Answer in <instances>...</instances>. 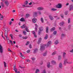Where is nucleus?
<instances>
[{
  "mask_svg": "<svg viewBox=\"0 0 73 73\" xmlns=\"http://www.w3.org/2000/svg\"><path fill=\"white\" fill-rule=\"evenodd\" d=\"M61 59V56L60 55L58 56V60H60Z\"/></svg>",
  "mask_w": 73,
  "mask_h": 73,
  "instance_id": "e433bc0d",
  "label": "nucleus"
},
{
  "mask_svg": "<svg viewBox=\"0 0 73 73\" xmlns=\"http://www.w3.org/2000/svg\"><path fill=\"white\" fill-rule=\"evenodd\" d=\"M29 44V41H27L26 44V45H28Z\"/></svg>",
  "mask_w": 73,
  "mask_h": 73,
  "instance_id": "603ef678",
  "label": "nucleus"
},
{
  "mask_svg": "<svg viewBox=\"0 0 73 73\" xmlns=\"http://www.w3.org/2000/svg\"><path fill=\"white\" fill-rule=\"evenodd\" d=\"M37 9L38 11H42V10H43V9H44V8L42 7H38Z\"/></svg>",
  "mask_w": 73,
  "mask_h": 73,
  "instance_id": "1a4fd4ad",
  "label": "nucleus"
},
{
  "mask_svg": "<svg viewBox=\"0 0 73 73\" xmlns=\"http://www.w3.org/2000/svg\"><path fill=\"white\" fill-rule=\"evenodd\" d=\"M27 32H29V29H28V27H26L25 28Z\"/></svg>",
  "mask_w": 73,
  "mask_h": 73,
  "instance_id": "412c9836",
  "label": "nucleus"
},
{
  "mask_svg": "<svg viewBox=\"0 0 73 73\" xmlns=\"http://www.w3.org/2000/svg\"><path fill=\"white\" fill-rule=\"evenodd\" d=\"M41 73H46V70H44Z\"/></svg>",
  "mask_w": 73,
  "mask_h": 73,
  "instance_id": "37998d69",
  "label": "nucleus"
},
{
  "mask_svg": "<svg viewBox=\"0 0 73 73\" xmlns=\"http://www.w3.org/2000/svg\"><path fill=\"white\" fill-rule=\"evenodd\" d=\"M61 16L62 18H64V15L62 14L61 15Z\"/></svg>",
  "mask_w": 73,
  "mask_h": 73,
  "instance_id": "680f3d73",
  "label": "nucleus"
},
{
  "mask_svg": "<svg viewBox=\"0 0 73 73\" xmlns=\"http://www.w3.org/2000/svg\"><path fill=\"white\" fill-rule=\"evenodd\" d=\"M50 62H48L47 64V67L48 68H50Z\"/></svg>",
  "mask_w": 73,
  "mask_h": 73,
  "instance_id": "aec40b11",
  "label": "nucleus"
},
{
  "mask_svg": "<svg viewBox=\"0 0 73 73\" xmlns=\"http://www.w3.org/2000/svg\"><path fill=\"white\" fill-rule=\"evenodd\" d=\"M73 9V5H70L69 6V11H71Z\"/></svg>",
  "mask_w": 73,
  "mask_h": 73,
  "instance_id": "39448f33",
  "label": "nucleus"
},
{
  "mask_svg": "<svg viewBox=\"0 0 73 73\" xmlns=\"http://www.w3.org/2000/svg\"><path fill=\"white\" fill-rule=\"evenodd\" d=\"M29 47L30 48H32V45H31V44H30L29 45Z\"/></svg>",
  "mask_w": 73,
  "mask_h": 73,
  "instance_id": "69168bd1",
  "label": "nucleus"
},
{
  "mask_svg": "<svg viewBox=\"0 0 73 73\" xmlns=\"http://www.w3.org/2000/svg\"><path fill=\"white\" fill-rule=\"evenodd\" d=\"M22 38H23V39H25V40L27 39V38H28V36H23L22 37Z\"/></svg>",
  "mask_w": 73,
  "mask_h": 73,
  "instance_id": "c9c22d12",
  "label": "nucleus"
},
{
  "mask_svg": "<svg viewBox=\"0 0 73 73\" xmlns=\"http://www.w3.org/2000/svg\"><path fill=\"white\" fill-rule=\"evenodd\" d=\"M5 30V36L6 37V39L7 40H9V38H8V30L7 27H5L4 28Z\"/></svg>",
  "mask_w": 73,
  "mask_h": 73,
  "instance_id": "f257e3e1",
  "label": "nucleus"
},
{
  "mask_svg": "<svg viewBox=\"0 0 73 73\" xmlns=\"http://www.w3.org/2000/svg\"><path fill=\"white\" fill-rule=\"evenodd\" d=\"M20 54L21 56V57H22V58H25V56H24L23 55V54H22V53H20Z\"/></svg>",
  "mask_w": 73,
  "mask_h": 73,
  "instance_id": "5701e85b",
  "label": "nucleus"
},
{
  "mask_svg": "<svg viewBox=\"0 0 73 73\" xmlns=\"http://www.w3.org/2000/svg\"><path fill=\"white\" fill-rule=\"evenodd\" d=\"M23 35H26L27 34V32H25V31H24L23 32Z\"/></svg>",
  "mask_w": 73,
  "mask_h": 73,
  "instance_id": "de8ad7c7",
  "label": "nucleus"
},
{
  "mask_svg": "<svg viewBox=\"0 0 73 73\" xmlns=\"http://www.w3.org/2000/svg\"><path fill=\"white\" fill-rule=\"evenodd\" d=\"M32 21L33 23H36V21H37V19H33L32 20Z\"/></svg>",
  "mask_w": 73,
  "mask_h": 73,
  "instance_id": "f8f14e48",
  "label": "nucleus"
},
{
  "mask_svg": "<svg viewBox=\"0 0 73 73\" xmlns=\"http://www.w3.org/2000/svg\"><path fill=\"white\" fill-rule=\"evenodd\" d=\"M28 4V1H25V3L24 4L25 5H27Z\"/></svg>",
  "mask_w": 73,
  "mask_h": 73,
  "instance_id": "72a5a7b5",
  "label": "nucleus"
},
{
  "mask_svg": "<svg viewBox=\"0 0 73 73\" xmlns=\"http://www.w3.org/2000/svg\"><path fill=\"white\" fill-rule=\"evenodd\" d=\"M8 51H9L10 52H12L11 50V49H10L9 48L8 49Z\"/></svg>",
  "mask_w": 73,
  "mask_h": 73,
  "instance_id": "338daca9",
  "label": "nucleus"
},
{
  "mask_svg": "<svg viewBox=\"0 0 73 73\" xmlns=\"http://www.w3.org/2000/svg\"><path fill=\"white\" fill-rule=\"evenodd\" d=\"M55 29H56V28L55 27H53L50 29V31L51 32H52L53 31H54Z\"/></svg>",
  "mask_w": 73,
  "mask_h": 73,
  "instance_id": "b1692460",
  "label": "nucleus"
},
{
  "mask_svg": "<svg viewBox=\"0 0 73 73\" xmlns=\"http://www.w3.org/2000/svg\"><path fill=\"white\" fill-rule=\"evenodd\" d=\"M68 28H71V25H70L68 26Z\"/></svg>",
  "mask_w": 73,
  "mask_h": 73,
  "instance_id": "774afa93",
  "label": "nucleus"
},
{
  "mask_svg": "<svg viewBox=\"0 0 73 73\" xmlns=\"http://www.w3.org/2000/svg\"><path fill=\"white\" fill-rule=\"evenodd\" d=\"M38 51V49L35 48L34 50V53H36Z\"/></svg>",
  "mask_w": 73,
  "mask_h": 73,
  "instance_id": "4468645a",
  "label": "nucleus"
},
{
  "mask_svg": "<svg viewBox=\"0 0 73 73\" xmlns=\"http://www.w3.org/2000/svg\"><path fill=\"white\" fill-rule=\"evenodd\" d=\"M32 33L33 34V35H34L36 34V33H35V31H33Z\"/></svg>",
  "mask_w": 73,
  "mask_h": 73,
  "instance_id": "09e8293b",
  "label": "nucleus"
},
{
  "mask_svg": "<svg viewBox=\"0 0 73 73\" xmlns=\"http://www.w3.org/2000/svg\"><path fill=\"white\" fill-rule=\"evenodd\" d=\"M41 32L39 30L38 32V34L39 35H40V34H41Z\"/></svg>",
  "mask_w": 73,
  "mask_h": 73,
  "instance_id": "864d4df0",
  "label": "nucleus"
},
{
  "mask_svg": "<svg viewBox=\"0 0 73 73\" xmlns=\"http://www.w3.org/2000/svg\"><path fill=\"white\" fill-rule=\"evenodd\" d=\"M54 35H56V34H57V31H54L53 33Z\"/></svg>",
  "mask_w": 73,
  "mask_h": 73,
  "instance_id": "4c0bfd02",
  "label": "nucleus"
},
{
  "mask_svg": "<svg viewBox=\"0 0 73 73\" xmlns=\"http://www.w3.org/2000/svg\"><path fill=\"white\" fill-rule=\"evenodd\" d=\"M26 26H25V25H23L22 26H21V28H26Z\"/></svg>",
  "mask_w": 73,
  "mask_h": 73,
  "instance_id": "7c9ffc66",
  "label": "nucleus"
},
{
  "mask_svg": "<svg viewBox=\"0 0 73 73\" xmlns=\"http://www.w3.org/2000/svg\"><path fill=\"white\" fill-rule=\"evenodd\" d=\"M1 5L3 8H4V7L5 6L4 4V3L3 2L1 3Z\"/></svg>",
  "mask_w": 73,
  "mask_h": 73,
  "instance_id": "bb28decb",
  "label": "nucleus"
},
{
  "mask_svg": "<svg viewBox=\"0 0 73 73\" xmlns=\"http://www.w3.org/2000/svg\"><path fill=\"white\" fill-rule=\"evenodd\" d=\"M52 44L51 42V41H49L48 42L47 44H45L44 45H46V46H47V47H48V46H49Z\"/></svg>",
  "mask_w": 73,
  "mask_h": 73,
  "instance_id": "20e7f679",
  "label": "nucleus"
},
{
  "mask_svg": "<svg viewBox=\"0 0 73 73\" xmlns=\"http://www.w3.org/2000/svg\"><path fill=\"white\" fill-rule=\"evenodd\" d=\"M31 60H33V61H34V60H35V58H31Z\"/></svg>",
  "mask_w": 73,
  "mask_h": 73,
  "instance_id": "4d7b16f0",
  "label": "nucleus"
},
{
  "mask_svg": "<svg viewBox=\"0 0 73 73\" xmlns=\"http://www.w3.org/2000/svg\"><path fill=\"white\" fill-rule=\"evenodd\" d=\"M56 54V52L55 51L52 53V55H54Z\"/></svg>",
  "mask_w": 73,
  "mask_h": 73,
  "instance_id": "ea45409f",
  "label": "nucleus"
},
{
  "mask_svg": "<svg viewBox=\"0 0 73 73\" xmlns=\"http://www.w3.org/2000/svg\"><path fill=\"white\" fill-rule=\"evenodd\" d=\"M60 26L62 27V26H63V25L64 24V22H62L60 23Z\"/></svg>",
  "mask_w": 73,
  "mask_h": 73,
  "instance_id": "393cba45",
  "label": "nucleus"
},
{
  "mask_svg": "<svg viewBox=\"0 0 73 73\" xmlns=\"http://www.w3.org/2000/svg\"><path fill=\"white\" fill-rule=\"evenodd\" d=\"M49 27H47L46 28V32L47 33H48V28Z\"/></svg>",
  "mask_w": 73,
  "mask_h": 73,
  "instance_id": "c85d7f7f",
  "label": "nucleus"
},
{
  "mask_svg": "<svg viewBox=\"0 0 73 73\" xmlns=\"http://www.w3.org/2000/svg\"><path fill=\"white\" fill-rule=\"evenodd\" d=\"M0 52L1 53H2L3 52V47L0 44Z\"/></svg>",
  "mask_w": 73,
  "mask_h": 73,
  "instance_id": "6e6552de",
  "label": "nucleus"
},
{
  "mask_svg": "<svg viewBox=\"0 0 73 73\" xmlns=\"http://www.w3.org/2000/svg\"><path fill=\"white\" fill-rule=\"evenodd\" d=\"M51 11H57V9L54 8H52L51 9Z\"/></svg>",
  "mask_w": 73,
  "mask_h": 73,
  "instance_id": "6ab92c4d",
  "label": "nucleus"
},
{
  "mask_svg": "<svg viewBox=\"0 0 73 73\" xmlns=\"http://www.w3.org/2000/svg\"><path fill=\"white\" fill-rule=\"evenodd\" d=\"M4 66L5 67H6L7 66V64H6V63L5 62H4Z\"/></svg>",
  "mask_w": 73,
  "mask_h": 73,
  "instance_id": "49530a36",
  "label": "nucleus"
},
{
  "mask_svg": "<svg viewBox=\"0 0 73 73\" xmlns=\"http://www.w3.org/2000/svg\"><path fill=\"white\" fill-rule=\"evenodd\" d=\"M69 5V3H67L66 4V6H68V5Z\"/></svg>",
  "mask_w": 73,
  "mask_h": 73,
  "instance_id": "3c124183",
  "label": "nucleus"
},
{
  "mask_svg": "<svg viewBox=\"0 0 73 73\" xmlns=\"http://www.w3.org/2000/svg\"><path fill=\"white\" fill-rule=\"evenodd\" d=\"M40 20L41 22H42V23H44V19H43L42 17H41L40 18Z\"/></svg>",
  "mask_w": 73,
  "mask_h": 73,
  "instance_id": "2f4dec72",
  "label": "nucleus"
},
{
  "mask_svg": "<svg viewBox=\"0 0 73 73\" xmlns=\"http://www.w3.org/2000/svg\"><path fill=\"white\" fill-rule=\"evenodd\" d=\"M20 21H22V22H25V20L24 18H22L21 19H20Z\"/></svg>",
  "mask_w": 73,
  "mask_h": 73,
  "instance_id": "dca6fc26",
  "label": "nucleus"
},
{
  "mask_svg": "<svg viewBox=\"0 0 73 73\" xmlns=\"http://www.w3.org/2000/svg\"><path fill=\"white\" fill-rule=\"evenodd\" d=\"M34 37H35V38H37V35H36V34H35L34 35Z\"/></svg>",
  "mask_w": 73,
  "mask_h": 73,
  "instance_id": "5fc2aeb1",
  "label": "nucleus"
},
{
  "mask_svg": "<svg viewBox=\"0 0 73 73\" xmlns=\"http://www.w3.org/2000/svg\"><path fill=\"white\" fill-rule=\"evenodd\" d=\"M59 43V42L58 41V40H56L54 43V44H55V45H57V44H58Z\"/></svg>",
  "mask_w": 73,
  "mask_h": 73,
  "instance_id": "f3484780",
  "label": "nucleus"
},
{
  "mask_svg": "<svg viewBox=\"0 0 73 73\" xmlns=\"http://www.w3.org/2000/svg\"><path fill=\"white\" fill-rule=\"evenodd\" d=\"M13 70L15 71V73H20V71H17V68H16V65H14L13 66Z\"/></svg>",
  "mask_w": 73,
  "mask_h": 73,
  "instance_id": "7ed1b4c3",
  "label": "nucleus"
},
{
  "mask_svg": "<svg viewBox=\"0 0 73 73\" xmlns=\"http://www.w3.org/2000/svg\"><path fill=\"white\" fill-rule=\"evenodd\" d=\"M41 39H42L41 38H39L38 41H40L41 42Z\"/></svg>",
  "mask_w": 73,
  "mask_h": 73,
  "instance_id": "6e6d98bb",
  "label": "nucleus"
},
{
  "mask_svg": "<svg viewBox=\"0 0 73 73\" xmlns=\"http://www.w3.org/2000/svg\"><path fill=\"white\" fill-rule=\"evenodd\" d=\"M34 17H36L37 16V12H35L33 15Z\"/></svg>",
  "mask_w": 73,
  "mask_h": 73,
  "instance_id": "a211bd4d",
  "label": "nucleus"
},
{
  "mask_svg": "<svg viewBox=\"0 0 73 73\" xmlns=\"http://www.w3.org/2000/svg\"><path fill=\"white\" fill-rule=\"evenodd\" d=\"M70 23V19L68 18V23Z\"/></svg>",
  "mask_w": 73,
  "mask_h": 73,
  "instance_id": "58836bf2",
  "label": "nucleus"
},
{
  "mask_svg": "<svg viewBox=\"0 0 73 73\" xmlns=\"http://www.w3.org/2000/svg\"><path fill=\"white\" fill-rule=\"evenodd\" d=\"M56 7L57 8H62V6H61V4L58 3L56 5Z\"/></svg>",
  "mask_w": 73,
  "mask_h": 73,
  "instance_id": "423d86ee",
  "label": "nucleus"
},
{
  "mask_svg": "<svg viewBox=\"0 0 73 73\" xmlns=\"http://www.w3.org/2000/svg\"><path fill=\"white\" fill-rule=\"evenodd\" d=\"M39 31H40V32H41V31H43V28H42V27H40V28L39 29Z\"/></svg>",
  "mask_w": 73,
  "mask_h": 73,
  "instance_id": "a878e982",
  "label": "nucleus"
},
{
  "mask_svg": "<svg viewBox=\"0 0 73 73\" xmlns=\"http://www.w3.org/2000/svg\"><path fill=\"white\" fill-rule=\"evenodd\" d=\"M49 18L50 19V20H53L54 19H53V17L52 16V15H49Z\"/></svg>",
  "mask_w": 73,
  "mask_h": 73,
  "instance_id": "2eb2a0df",
  "label": "nucleus"
},
{
  "mask_svg": "<svg viewBox=\"0 0 73 73\" xmlns=\"http://www.w3.org/2000/svg\"><path fill=\"white\" fill-rule=\"evenodd\" d=\"M9 42H10V44H11V45H14V44L13 43V42L12 40H10Z\"/></svg>",
  "mask_w": 73,
  "mask_h": 73,
  "instance_id": "473e14b6",
  "label": "nucleus"
},
{
  "mask_svg": "<svg viewBox=\"0 0 73 73\" xmlns=\"http://www.w3.org/2000/svg\"><path fill=\"white\" fill-rule=\"evenodd\" d=\"M29 16V14H26V17H28Z\"/></svg>",
  "mask_w": 73,
  "mask_h": 73,
  "instance_id": "c03bdc74",
  "label": "nucleus"
},
{
  "mask_svg": "<svg viewBox=\"0 0 73 73\" xmlns=\"http://www.w3.org/2000/svg\"><path fill=\"white\" fill-rule=\"evenodd\" d=\"M47 50H46L45 51V52L44 53H43V56H46L47 54Z\"/></svg>",
  "mask_w": 73,
  "mask_h": 73,
  "instance_id": "ddd939ff",
  "label": "nucleus"
},
{
  "mask_svg": "<svg viewBox=\"0 0 73 73\" xmlns=\"http://www.w3.org/2000/svg\"><path fill=\"white\" fill-rule=\"evenodd\" d=\"M40 71V70H38V69H36V71L35 72L36 73H37L38 72Z\"/></svg>",
  "mask_w": 73,
  "mask_h": 73,
  "instance_id": "a19ab883",
  "label": "nucleus"
},
{
  "mask_svg": "<svg viewBox=\"0 0 73 73\" xmlns=\"http://www.w3.org/2000/svg\"><path fill=\"white\" fill-rule=\"evenodd\" d=\"M38 13L39 15H41V11H38Z\"/></svg>",
  "mask_w": 73,
  "mask_h": 73,
  "instance_id": "a18cd8bd",
  "label": "nucleus"
},
{
  "mask_svg": "<svg viewBox=\"0 0 73 73\" xmlns=\"http://www.w3.org/2000/svg\"><path fill=\"white\" fill-rule=\"evenodd\" d=\"M45 46H46V45H44V44L41 45L40 49V52H42L43 51H44L45 50Z\"/></svg>",
  "mask_w": 73,
  "mask_h": 73,
  "instance_id": "f03ea898",
  "label": "nucleus"
},
{
  "mask_svg": "<svg viewBox=\"0 0 73 73\" xmlns=\"http://www.w3.org/2000/svg\"><path fill=\"white\" fill-rule=\"evenodd\" d=\"M51 63L52 64H56V62L54 61V60H52L51 61Z\"/></svg>",
  "mask_w": 73,
  "mask_h": 73,
  "instance_id": "f704fd0d",
  "label": "nucleus"
},
{
  "mask_svg": "<svg viewBox=\"0 0 73 73\" xmlns=\"http://www.w3.org/2000/svg\"><path fill=\"white\" fill-rule=\"evenodd\" d=\"M5 3L6 6H8L9 5V2L7 1H5Z\"/></svg>",
  "mask_w": 73,
  "mask_h": 73,
  "instance_id": "9d476101",
  "label": "nucleus"
},
{
  "mask_svg": "<svg viewBox=\"0 0 73 73\" xmlns=\"http://www.w3.org/2000/svg\"><path fill=\"white\" fill-rule=\"evenodd\" d=\"M35 26L36 27H36V28H38V25H37V24H35Z\"/></svg>",
  "mask_w": 73,
  "mask_h": 73,
  "instance_id": "13d9d810",
  "label": "nucleus"
},
{
  "mask_svg": "<svg viewBox=\"0 0 73 73\" xmlns=\"http://www.w3.org/2000/svg\"><path fill=\"white\" fill-rule=\"evenodd\" d=\"M59 67L60 69H61L62 68V64L61 63H60L59 65Z\"/></svg>",
  "mask_w": 73,
  "mask_h": 73,
  "instance_id": "9b49d317",
  "label": "nucleus"
},
{
  "mask_svg": "<svg viewBox=\"0 0 73 73\" xmlns=\"http://www.w3.org/2000/svg\"><path fill=\"white\" fill-rule=\"evenodd\" d=\"M30 50H28L27 51V52L28 53H29V52H30Z\"/></svg>",
  "mask_w": 73,
  "mask_h": 73,
  "instance_id": "e2e57ef3",
  "label": "nucleus"
},
{
  "mask_svg": "<svg viewBox=\"0 0 73 73\" xmlns=\"http://www.w3.org/2000/svg\"><path fill=\"white\" fill-rule=\"evenodd\" d=\"M70 52H71V53H73V49L70 51Z\"/></svg>",
  "mask_w": 73,
  "mask_h": 73,
  "instance_id": "0e129e2a",
  "label": "nucleus"
},
{
  "mask_svg": "<svg viewBox=\"0 0 73 73\" xmlns=\"http://www.w3.org/2000/svg\"><path fill=\"white\" fill-rule=\"evenodd\" d=\"M3 32H2V37H3V38H4V40H5V38L4 37V36H3Z\"/></svg>",
  "mask_w": 73,
  "mask_h": 73,
  "instance_id": "8fccbe9b",
  "label": "nucleus"
},
{
  "mask_svg": "<svg viewBox=\"0 0 73 73\" xmlns=\"http://www.w3.org/2000/svg\"><path fill=\"white\" fill-rule=\"evenodd\" d=\"M63 57H65V55H66V53L65 52H63Z\"/></svg>",
  "mask_w": 73,
  "mask_h": 73,
  "instance_id": "c756f323",
  "label": "nucleus"
},
{
  "mask_svg": "<svg viewBox=\"0 0 73 73\" xmlns=\"http://www.w3.org/2000/svg\"><path fill=\"white\" fill-rule=\"evenodd\" d=\"M65 15H67L68 14V11H66L64 13Z\"/></svg>",
  "mask_w": 73,
  "mask_h": 73,
  "instance_id": "79ce46f5",
  "label": "nucleus"
},
{
  "mask_svg": "<svg viewBox=\"0 0 73 73\" xmlns=\"http://www.w3.org/2000/svg\"><path fill=\"white\" fill-rule=\"evenodd\" d=\"M32 2H31L30 3H29V5H32Z\"/></svg>",
  "mask_w": 73,
  "mask_h": 73,
  "instance_id": "bf43d9fd",
  "label": "nucleus"
},
{
  "mask_svg": "<svg viewBox=\"0 0 73 73\" xmlns=\"http://www.w3.org/2000/svg\"><path fill=\"white\" fill-rule=\"evenodd\" d=\"M48 38V34H46L45 37L44 38V39H45V40H46Z\"/></svg>",
  "mask_w": 73,
  "mask_h": 73,
  "instance_id": "4be33fe9",
  "label": "nucleus"
},
{
  "mask_svg": "<svg viewBox=\"0 0 73 73\" xmlns=\"http://www.w3.org/2000/svg\"><path fill=\"white\" fill-rule=\"evenodd\" d=\"M26 61H27V62H30V61H31L29 60H26Z\"/></svg>",
  "mask_w": 73,
  "mask_h": 73,
  "instance_id": "052dcab7",
  "label": "nucleus"
},
{
  "mask_svg": "<svg viewBox=\"0 0 73 73\" xmlns=\"http://www.w3.org/2000/svg\"><path fill=\"white\" fill-rule=\"evenodd\" d=\"M65 36V34H62L61 35V38L62 37H64Z\"/></svg>",
  "mask_w": 73,
  "mask_h": 73,
  "instance_id": "cd10ccee",
  "label": "nucleus"
},
{
  "mask_svg": "<svg viewBox=\"0 0 73 73\" xmlns=\"http://www.w3.org/2000/svg\"><path fill=\"white\" fill-rule=\"evenodd\" d=\"M66 63H67L68 64H71V63L68 62L67 58H66L65 59L64 61V65H65Z\"/></svg>",
  "mask_w": 73,
  "mask_h": 73,
  "instance_id": "0eeeda50",
  "label": "nucleus"
}]
</instances>
